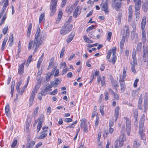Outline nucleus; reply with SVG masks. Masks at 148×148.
I'll return each instance as SVG.
<instances>
[{
	"mask_svg": "<svg viewBox=\"0 0 148 148\" xmlns=\"http://www.w3.org/2000/svg\"><path fill=\"white\" fill-rule=\"evenodd\" d=\"M5 112L6 115L8 117H10V107L8 104H7L5 108Z\"/></svg>",
	"mask_w": 148,
	"mask_h": 148,
	"instance_id": "18",
	"label": "nucleus"
},
{
	"mask_svg": "<svg viewBox=\"0 0 148 148\" xmlns=\"http://www.w3.org/2000/svg\"><path fill=\"white\" fill-rule=\"evenodd\" d=\"M95 27V26L94 25H92L89 27L86 30L87 32H89L94 29Z\"/></svg>",
	"mask_w": 148,
	"mask_h": 148,
	"instance_id": "49",
	"label": "nucleus"
},
{
	"mask_svg": "<svg viewBox=\"0 0 148 148\" xmlns=\"http://www.w3.org/2000/svg\"><path fill=\"white\" fill-rule=\"evenodd\" d=\"M134 3H135L134 9L135 12L136 20L137 21L140 17V10L141 5L142 1H138Z\"/></svg>",
	"mask_w": 148,
	"mask_h": 148,
	"instance_id": "3",
	"label": "nucleus"
},
{
	"mask_svg": "<svg viewBox=\"0 0 148 148\" xmlns=\"http://www.w3.org/2000/svg\"><path fill=\"white\" fill-rule=\"evenodd\" d=\"M8 35H6L5 37L4 38L3 41V42L1 49L2 51L4 50V47L6 45V42L8 39Z\"/></svg>",
	"mask_w": 148,
	"mask_h": 148,
	"instance_id": "21",
	"label": "nucleus"
},
{
	"mask_svg": "<svg viewBox=\"0 0 148 148\" xmlns=\"http://www.w3.org/2000/svg\"><path fill=\"white\" fill-rule=\"evenodd\" d=\"M104 106L103 105H101L100 106L99 108V110L101 115L102 116H103L104 115V112L103 109H104Z\"/></svg>",
	"mask_w": 148,
	"mask_h": 148,
	"instance_id": "33",
	"label": "nucleus"
},
{
	"mask_svg": "<svg viewBox=\"0 0 148 148\" xmlns=\"http://www.w3.org/2000/svg\"><path fill=\"white\" fill-rule=\"evenodd\" d=\"M32 55L30 56L27 60V64H28V66L29 65V64L30 63L32 60Z\"/></svg>",
	"mask_w": 148,
	"mask_h": 148,
	"instance_id": "52",
	"label": "nucleus"
},
{
	"mask_svg": "<svg viewBox=\"0 0 148 148\" xmlns=\"http://www.w3.org/2000/svg\"><path fill=\"white\" fill-rule=\"evenodd\" d=\"M27 85V84L25 85L24 86L23 88L21 90V95H22L23 93L24 92L26 88Z\"/></svg>",
	"mask_w": 148,
	"mask_h": 148,
	"instance_id": "55",
	"label": "nucleus"
},
{
	"mask_svg": "<svg viewBox=\"0 0 148 148\" xmlns=\"http://www.w3.org/2000/svg\"><path fill=\"white\" fill-rule=\"evenodd\" d=\"M63 14V13L62 11H60L58 14V16L57 18V19L56 21V23H59L61 19L62 15Z\"/></svg>",
	"mask_w": 148,
	"mask_h": 148,
	"instance_id": "22",
	"label": "nucleus"
},
{
	"mask_svg": "<svg viewBox=\"0 0 148 148\" xmlns=\"http://www.w3.org/2000/svg\"><path fill=\"white\" fill-rule=\"evenodd\" d=\"M42 58H40L37 64V68H39V67H40V65L41 64V63L42 62Z\"/></svg>",
	"mask_w": 148,
	"mask_h": 148,
	"instance_id": "38",
	"label": "nucleus"
},
{
	"mask_svg": "<svg viewBox=\"0 0 148 148\" xmlns=\"http://www.w3.org/2000/svg\"><path fill=\"white\" fill-rule=\"evenodd\" d=\"M54 64V60L53 58H51L50 61L49 63V65L50 66H53Z\"/></svg>",
	"mask_w": 148,
	"mask_h": 148,
	"instance_id": "53",
	"label": "nucleus"
},
{
	"mask_svg": "<svg viewBox=\"0 0 148 148\" xmlns=\"http://www.w3.org/2000/svg\"><path fill=\"white\" fill-rule=\"evenodd\" d=\"M72 19V17L70 16L68 20L66 22L63 27H64V29L66 30H70V31L73 28V25L72 24L69 25Z\"/></svg>",
	"mask_w": 148,
	"mask_h": 148,
	"instance_id": "8",
	"label": "nucleus"
},
{
	"mask_svg": "<svg viewBox=\"0 0 148 148\" xmlns=\"http://www.w3.org/2000/svg\"><path fill=\"white\" fill-rule=\"evenodd\" d=\"M59 84V82H56L53 81L50 82V84H52L53 87H57L58 85Z\"/></svg>",
	"mask_w": 148,
	"mask_h": 148,
	"instance_id": "42",
	"label": "nucleus"
},
{
	"mask_svg": "<svg viewBox=\"0 0 148 148\" xmlns=\"http://www.w3.org/2000/svg\"><path fill=\"white\" fill-rule=\"evenodd\" d=\"M139 130V134L140 136V138L143 140L144 143L146 145H147V142L145 134L143 131V130Z\"/></svg>",
	"mask_w": 148,
	"mask_h": 148,
	"instance_id": "12",
	"label": "nucleus"
},
{
	"mask_svg": "<svg viewBox=\"0 0 148 148\" xmlns=\"http://www.w3.org/2000/svg\"><path fill=\"white\" fill-rule=\"evenodd\" d=\"M116 47H114L112 49L109 50L107 53L106 58L110 62H112L114 64L116 60V57L115 55L116 52Z\"/></svg>",
	"mask_w": 148,
	"mask_h": 148,
	"instance_id": "2",
	"label": "nucleus"
},
{
	"mask_svg": "<svg viewBox=\"0 0 148 148\" xmlns=\"http://www.w3.org/2000/svg\"><path fill=\"white\" fill-rule=\"evenodd\" d=\"M125 132V125H124L122 127L121 129V132L122 134L120 136L119 140H122L123 141H125L126 140V138L124 134V133Z\"/></svg>",
	"mask_w": 148,
	"mask_h": 148,
	"instance_id": "11",
	"label": "nucleus"
},
{
	"mask_svg": "<svg viewBox=\"0 0 148 148\" xmlns=\"http://www.w3.org/2000/svg\"><path fill=\"white\" fill-rule=\"evenodd\" d=\"M45 17V15L44 14H41L40 18H39V23H40L41 21L43 20V18Z\"/></svg>",
	"mask_w": 148,
	"mask_h": 148,
	"instance_id": "46",
	"label": "nucleus"
},
{
	"mask_svg": "<svg viewBox=\"0 0 148 148\" xmlns=\"http://www.w3.org/2000/svg\"><path fill=\"white\" fill-rule=\"evenodd\" d=\"M73 34V32H72L71 33V35L69 36L68 38L67 39L66 41L68 43H69L73 39L75 34V32H74L73 35H72Z\"/></svg>",
	"mask_w": 148,
	"mask_h": 148,
	"instance_id": "27",
	"label": "nucleus"
},
{
	"mask_svg": "<svg viewBox=\"0 0 148 148\" xmlns=\"http://www.w3.org/2000/svg\"><path fill=\"white\" fill-rule=\"evenodd\" d=\"M145 121V119H140L139 121V130H143V128L144 126V124Z\"/></svg>",
	"mask_w": 148,
	"mask_h": 148,
	"instance_id": "24",
	"label": "nucleus"
},
{
	"mask_svg": "<svg viewBox=\"0 0 148 148\" xmlns=\"http://www.w3.org/2000/svg\"><path fill=\"white\" fill-rule=\"evenodd\" d=\"M112 33L111 32H108V37H107V40L109 41L111 38Z\"/></svg>",
	"mask_w": 148,
	"mask_h": 148,
	"instance_id": "45",
	"label": "nucleus"
},
{
	"mask_svg": "<svg viewBox=\"0 0 148 148\" xmlns=\"http://www.w3.org/2000/svg\"><path fill=\"white\" fill-rule=\"evenodd\" d=\"M85 119H83L81 121L80 126L81 128L84 127L87 125L85 124Z\"/></svg>",
	"mask_w": 148,
	"mask_h": 148,
	"instance_id": "34",
	"label": "nucleus"
},
{
	"mask_svg": "<svg viewBox=\"0 0 148 148\" xmlns=\"http://www.w3.org/2000/svg\"><path fill=\"white\" fill-rule=\"evenodd\" d=\"M124 119L126 120V131L127 135L129 136L131 131V121L127 117H125Z\"/></svg>",
	"mask_w": 148,
	"mask_h": 148,
	"instance_id": "7",
	"label": "nucleus"
},
{
	"mask_svg": "<svg viewBox=\"0 0 148 148\" xmlns=\"http://www.w3.org/2000/svg\"><path fill=\"white\" fill-rule=\"evenodd\" d=\"M144 52V60L145 62H147V66H148V50L145 49L143 47Z\"/></svg>",
	"mask_w": 148,
	"mask_h": 148,
	"instance_id": "14",
	"label": "nucleus"
},
{
	"mask_svg": "<svg viewBox=\"0 0 148 148\" xmlns=\"http://www.w3.org/2000/svg\"><path fill=\"white\" fill-rule=\"evenodd\" d=\"M58 89H56L54 90L52 92L50 93V95H56L57 93Z\"/></svg>",
	"mask_w": 148,
	"mask_h": 148,
	"instance_id": "59",
	"label": "nucleus"
},
{
	"mask_svg": "<svg viewBox=\"0 0 148 148\" xmlns=\"http://www.w3.org/2000/svg\"><path fill=\"white\" fill-rule=\"evenodd\" d=\"M133 59V61L131 62L130 63V64H134L137 65V60L136 57H132Z\"/></svg>",
	"mask_w": 148,
	"mask_h": 148,
	"instance_id": "39",
	"label": "nucleus"
},
{
	"mask_svg": "<svg viewBox=\"0 0 148 148\" xmlns=\"http://www.w3.org/2000/svg\"><path fill=\"white\" fill-rule=\"evenodd\" d=\"M138 140H135L134 141L133 146L134 148H138L139 147H138L140 145V143L138 142Z\"/></svg>",
	"mask_w": 148,
	"mask_h": 148,
	"instance_id": "23",
	"label": "nucleus"
},
{
	"mask_svg": "<svg viewBox=\"0 0 148 148\" xmlns=\"http://www.w3.org/2000/svg\"><path fill=\"white\" fill-rule=\"evenodd\" d=\"M70 31V30H66L64 29V27H62L61 29L60 30V34L63 35H64L68 34Z\"/></svg>",
	"mask_w": 148,
	"mask_h": 148,
	"instance_id": "19",
	"label": "nucleus"
},
{
	"mask_svg": "<svg viewBox=\"0 0 148 148\" xmlns=\"http://www.w3.org/2000/svg\"><path fill=\"white\" fill-rule=\"evenodd\" d=\"M44 118V115L43 114H41L40 116V118L38 119L39 121V122H40L41 123H42L43 121Z\"/></svg>",
	"mask_w": 148,
	"mask_h": 148,
	"instance_id": "35",
	"label": "nucleus"
},
{
	"mask_svg": "<svg viewBox=\"0 0 148 148\" xmlns=\"http://www.w3.org/2000/svg\"><path fill=\"white\" fill-rule=\"evenodd\" d=\"M128 10L129 13H132V5L129 6Z\"/></svg>",
	"mask_w": 148,
	"mask_h": 148,
	"instance_id": "61",
	"label": "nucleus"
},
{
	"mask_svg": "<svg viewBox=\"0 0 148 148\" xmlns=\"http://www.w3.org/2000/svg\"><path fill=\"white\" fill-rule=\"evenodd\" d=\"M138 81L139 80L138 79H136L135 80L134 84V87L136 88L137 86V83Z\"/></svg>",
	"mask_w": 148,
	"mask_h": 148,
	"instance_id": "58",
	"label": "nucleus"
},
{
	"mask_svg": "<svg viewBox=\"0 0 148 148\" xmlns=\"http://www.w3.org/2000/svg\"><path fill=\"white\" fill-rule=\"evenodd\" d=\"M65 50V48L64 47H63L62 49V50H61L60 54V58H62L63 57V56L64 55Z\"/></svg>",
	"mask_w": 148,
	"mask_h": 148,
	"instance_id": "50",
	"label": "nucleus"
},
{
	"mask_svg": "<svg viewBox=\"0 0 148 148\" xmlns=\"http://www.w3.org/2000/svg\"><path fill=\"white\" fill-rule=\"evenodd\" d=\"M119 140H116L115 141L114 143V146L115 148H118V144L119 143Z\"/></svg>",
	"mask_w": 148,
	"mask_h": 148,
	"instance_id": "63",
	"label": "nucleus"
},
{
	"mask_svg": "<svg viewBox=\"0 0 148 148\" xmlns=\"http://www.w3.org/2000/svg\"><path fill=\"white\" fill-rule=\"evenodd\" d=\"M134 118L136 121L137 120V118L138 114V111L137 109H135L134 110Z\"/></svg>",
	"mask_w": 148,
	"mask_h": 148,
	"instance_id": "30",
	"label": "nucleus"
},
{
	"mask_svg": "<svg viewBox=\"0 0 148 148\" xmlns=\"http://www.w3.org/2000/svg\"><path fill=\"white\" fill-rule=\"evenodd\" d=\"M126 71L125 69V68H124V69L123 70V78H125L126 76Z\"/></svg>",
	"mask_w": 148,
	"mask_h": 148,
	"instance_id": "57",
	"label": "nucleus"
},
{
	"mask_svg": "<svg viewBox=\"0 0 148 148\" xmlns=\"http://www.w3.org/2000/svg\"><path fill=\"white\" fill-rule=\"evenodd\" d=\"M17 141L16 140H15L12 143L11 145V147H14L17 143Z\"/></svg>",
	"mask_w": 148,
	"mask_h": 148,
	"instance_id": "56",
	"label": "nucleus"
},
{
	"mask_svg": "<svg viewBox=\"0 0 148 148\" xmlns=\"http://www.w3.org/2000/svg\"><path fill=\"white\" fill-rule=\"evenodd\" d=\"M65 121L66 122H70L73 121V120L70 118H66L65 119Z\"/></svg>",
	"mask_w": 148,
	"mask_h": 148,
	"instance_id": "62",
	"label": "nucleus"
},
{
	"mask_svg": "<svg viewBox=\"0 0 148 148\" xmlns=\"http://www.w3.org/2000/svg\"><path fill=\"white\" fill-rule=\"evenodd\" d=\"M6 15L5 14L3 16L2 19L1 20V23H0V25H1L2 24H3L4 23V22L5 20V19H6Z\"/></svg>",
	"mask_w": 148,
	"mask_h": 148,
	"instance_id": "47",
	"label": "nucleus"
},
{
	"mask_svg": "<svg viewBox=\"0 0 148 148\" xmlns=\"http://www.w3.org/2000/svg\"><path fill=\"white\" fill-rule=\"evenodd\" d=\"M47 134L45 132H41V135L37 138L38 139H42L45 137L47 136Z\"/></svg>",
	"mask_w": 148,
	"mask_h": 148,
	"instance_id": "31",
	"label": "nucleus"
},
{
	"mask_svg": "<svg viewBox=\"0 0 148 148\" xmlns=\"http://www.w3.org/2000/svg\"><path fill=\"white\" fill-rule=\"evenodd\" d=\"M40 87V86L36 85L33 89L29 99V106L32 105L36 93L37 92V91L39 89Z\"/></svg>",
	"mask_w": 148,
	"mask_h": 148,
	"instance_id": "4",
	"label": "nucleus"
},
{
	"mask_svg": "<svg viewBox=\"0 0 148 148\" xmlns=\"http://www.w3.org/2000/svg\"><path fill=\"white\" fill-rule=\"evenodd\" d=\"M142 8L144 12H147L148 10V3H144L142 5Z\"/></svg>",
	"mask_w": 148,
	"mask_h": 148,
	"instance_id": "26",
	"label": "nucleus"
},
{
	"mask_svg": "<svg viewBox=\"0 0 148 148\" xmlns=\"http://www.w3.org/2000/svg\"><path fill=\"white\" fill-rule=\"evenodd\" d=\"M146 23V18L144 16L142 19L140 24V27L142 30L145 29V25Z\"/></svg>",
	"mask_w": 148,
	"mask_h": 148,
	"instance_id": "16",
	"label": "nucleus"
},
{
	"mask_svg": "<svg viewBox=\"0 0 148 148\" xmlns=\"http://www.w3.org/2000/svg\"><path fill=\"white\" fill-rule=\"evenodd\" d=\"M114 98L117 100L119 99V96L118 94L115 93L114 94Z\"/></svg>",
	"mask_w": 148,
	"mask_h": 148,
	"instance_id": "64",
	"label": "nucleus"
},
{
	"mask_svg": "<svg viewBox=\"0 0 148 148\" xmlns=\"http://www.w3.org/2000/svg\"><path fill=\"white\" fill-rule=\"evenodd\" d=\"M52 90L51 89L48 88L46 86H44L42 87V89L41 95L45 96L47 94L48 92L49 91H51Z\"/></svg>",
	"mask_w": 148,
	"mask_h": 148,
	"instance_id": "10",
	"label": "nucleus"
},
{
	"mask_svg": "<svg viewBox=\"0 0 148 148\" xmlns=\"http://www.w3.org/2000/svg\"><path fill=\"white\" fill-rule=\"evenodd\" d=\"M25 62V61L22 64L20 65L19 66L18 72L19 74H22L24 72V64Z\"/></svg>",
	"mask_w": 148,
	"mask_h": 148,
	"instance_id": "17",
	"label": "nucleus"
},
{
	"mask_svg": "<svg viewBox=\"0 0 148 148\" xmlns=\"http://www.w3.org/2000/svg\"><path fill=\"white\" fill-rule=\"evenodd\" d=\"M142 44L140 42L138 43L136 48V51H140L142 47Z\"/></svg>",
	"mask_w": 148,
	"mask_h": 148,
	"instance_id": "37",
	"label": "nucleus"
},
{
	"mask_svg": "<svg viewBox=\"0 0 148 148\" xmlns=\"http://www.w3.org/2000/svg\"><path fill=\"white\" fill-rule=\"evenodd\" d=\"M42 123L40 122H38L37 126V128L38 130L37 133H38L40 130L42 126Z\"/></svg>",
	"mask_w": 148,
	"mask_h": 148,
	"instance_id": "41",
	"label": "nucleus"
},
{
	"mask_svg": "<svg viewBox=\"0 0 148 148\" xmlns=\"http://www.w3.org/2000/svg\"><path fill=\"white\" fill-rule=\"evenodd\" d=\"M121 87V92H124L125 89V82H123L120 83Z\"/></svg>",
	"mask_w": 148,
	"mask_h": 148,
	"instance_id": "29",
	"label": "nucleus"
},
{
	"mask_svg": "<svg viewBox=\"0 0 148 148\" xmlns=\"http://www.w3.org/2000/svg\"><path fill=\"white\" fill-rule=\"evenodd\" d=\"M57 3V0H51L50 8L51 10L50 15L51 16L54 14L56 10Z\"/></svg>",
	"mask_w": 148,
	"mask_h": 148,
	"instance_id": "5",
	"label": "nucleus"
},
{
	"mask_svg": "<svg viewBox=\"0 0 148 148\" xmlns=\"http://www.w3.org/2000/svg\"><path fill=\"white\" fill-rule=\"evenodd\" d=\"M125 37L123 36L122 37V40L120 42V44L124 45V43L125 42Z\"/></svg>",
	"mask_w": 148,
	"mask_h": 148,
	"instance_id": "60",
	"label": "nucleus"
},
{
	"mask_svg": "<svg viewBox=\"0 0 148 148\" xmlns=\"http://www.w3.org/2000/svg\"><path fill=\"white\" fill-rule=\"evenodd\" d=\"M35 143V142L34 141H32L30 143H27V145L28 146L29 148H32L34 145Z\"/></svg>",
	"mask_w": 148,
	"mask_h": 148,
	"instance_id": "40",
	"label": "nucleus"
},
{
	"mask_svg": "<svg viewBox=\"0 0 148 148\" xmlns=\"http://www.w3.org/2000/svg\"><path fill=\"white\" fill-rule=\"evenodd\" d=\"M32 24L30 23L29 24V25L28 27V29L27 32V36L29 38L30 35L31 31L32 30Z\"/></svg>",
	"mask_w": 148,
	"mask_h": 148,
	"instance_id": "25",
	"label": "nucleus"
},
{
	"mask_svg": "<svg viewBox=\"0 0 148 148\" xmlns=\"http://www.w3.org/2000/svg\"><path fill=\"white\" fill-rule=\"evenodd\" d=\"M8 30V26H6V27H4L3 29V32L4 34H5L7 33Z\"/></svg>",
	"mask_w": 148,
	"mask_h": 148,
	"instance_id": "48",
	"label": "nucleus"
},
{
	"mask_svg": "<svg viewBox=\"0 0 148 148\" xmlns=\"http://www.w3.org/2000/svg\"><path fill=\"white\" fill-rule=\"evenodd\" d=\"M13 41V36L12 34H11L9 37L8 42H9V45L10 46L12 45V42Z\"/></svg>",
	"mask_w": 148,
	"mask_h": 148,
	"instance_id": "28",
	"label": "nucleus"
},
{
	"mask_svg": "<svg viewBox=\"0 0 148 148\" xmlns=\"http://www.w3.org/2000/svg\"><path fill=\"white\" fill-rule=\"evenodd\" d=\"M39 109V108L38 107H37L35 109L33 114L35 118L37 115V114L38 112V111Z\"/></svg>",
	"mask_w": 148,
	"mask_h": 148,
	"instance_id": "36",
	"label": "nucleus"
},
{
	"mask_svg": "<svg viewBox=\"0 0 148 148\" xmlns=\"http://www.w3.org/2000/svg\"><path fill=\"white\" fill-rule=\"evenodd\" d=\"M42 35L40 33V29L39 26L37 28V32L35 34V38L33 43V40H31L28 44V49L30 50L33 45L32 48L34 49V52H36L39 46L41 45L43 41Z\"/></svg>",
	"mask_w": 148,
	"mask_h": 148,
	"instance_id": "1",
	"label": "nucleus"
},
{
	"mask_svg": "<svg viewBox=\"0 0 148 148\" xmlns=\"http://www.w3.org/2000/svg\"><path fill=\"white\" fill-rule=\"evenodd\" d=\"M144 52V60L145 62H147V66H148V50L145 49L143 47Z\"/></svg>",
	"mask_w": 148,
	"mask_h": 148,
	"instance_id": "13",
	"label": "nucleus"
},
{
	"mask_svg": "<svg viewBox=\"0 0 148 148\" xmlns=\"http://www.w3.org/2000/svg\"><path fill=\"white\" fill-rule=\"evenodd\" d=\"M143 101V96L142 94H141L140 97L138 101V103L142 104Z\"/></svg>",
	"mask_w": 148,
	"mask_h": 148,
	"instance_id": "54",
	"label": "nucleus"
},
{
	"mask_svg": "<svg viewBox=\"0 0 148 148\" xmlns=\"http://www.w3.org/2000/svg\"><path fill=\"white\" fill-rule=\"evenodd\" d=\"M132 65V66L131 67V70L134 73H136V71L135 69V65L134 64H131Z\"/></svg>",
	"mask_w": 148,
	"mask_h": 148,
	"instance_id": "44",
	"label": "nucleus"
},
{
	"mask_svg": "<svg viewBox=\"0 0 148 148\" xmlns=\"http://www.w3.org/2000/svg\"><path fill=\"white\" fill-rule=\"evenodd\" d=\"M120 108L119 106H117L115 108V112H114V116L115 118H116L115 121H116L117 118L118 117V116L119 115V110Z\"/></svg>",
	"mask_w": 148,
	"mask_h": 148,
	"instance_id": "20",
	"label": "nucleus"
},
{
	"mask_svg": "<svg viewBox=\"0 0 148 148\" xmlns=\"http://www.w3.org/2000/svg\"><path fill=\"white\" fill-rule=\"evenodd\" d=\"M80 8L79 6H77L74 11L73 16L75 18H76L80 14L81 11L79 9Z\"/></svg>",
	"mask_w": 148,
	"mask_h": 148,
	"instance_id": "15",
	"label": "nucleus"
},
{
	"mask_svg": "<svg viewBox=\"0 0 148 148\" xmlns=\"http://www.w3.org/2000/svg\"><path fill=\"white\" fill-rule=\"evenodd\" d=\"M120 0H114L112 3V7L115 9L116 11H118L121 5V2Z\"/></svg>",
	"mask_w": 148,
	"mask_h": 148,
	"instance_id": "6",
	"label": "nucleus"
},
{
	"mask_svg": "<svg viewBox=\"0 0 148 148\" xmlns=\"http://www.w3.org/2000/svg\"><path fill=\"white\" fill-rule=\"evenodd\" d=\"M101 10L104 12L106 14H108L109 12V9L108 8V5L107 2L102 3L101 5Z\"/></svg>",
	"mask_w": 148,
	"mask_h": 148,
	"instance_id": "9",
	"label": "nucleus"
},
{
	"mask_svg": "<svg viewBox=\"0 0 148 148\" xmlns=\"http://www.w3.org/2000/svg\"><path fill=\"white\" fill-rule=\"evenodd\" d=\"M51 76L49 75V73H47L46 76V79L47 82H48L50 79Z\"/></svg>",
	"mask_w": 148,
	"mask_h": 148,
	"instance_id": "51",
	"label": "nucleus"
},
{
	"mask_svg": "<svg viewBox=\"0 0 148 148\" xmlns=\"http://www.w3.org/2000/svg\"><path fill=\"white\" fill-rule=\"evenodd\" d=\"M105 77L104 76H103L101 80V86H103L105 84Z\"/></svg>",
	"mask_w": 148,
	"mask_h": 148,
	"instance_id": "43",
	"label": "nucleus"
},
{
	"mask_svg": "<svg viewBox=\"0 0 148 148\" xmlns=\"http://www.w3.org/2000/svg\"><path fill=\"white\" fill-rule=\"evenodd\" d=\"M135 34V30H133L132 32L131 33V38L132 40L134 39L135 36L136 37H137V34Z\"/></svg>",
	"mask_w": 148,
	"mask_h": 148,
	"instance_id": "32",
	"label": "nucleus"
}]
</instances>
